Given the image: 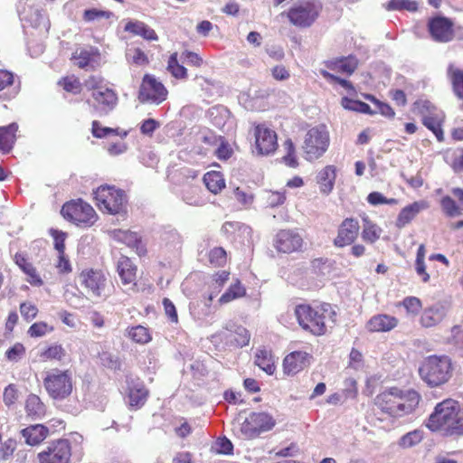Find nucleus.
<instances>
[{
  "label": "nucleus",
  "mask_w": 463,
  "mask_h": 463,
  "mask_svg": "<svg viewBox=\"0 0 463 463\" xmlns=\"http://www.w3.org/2000/svg\"><path fill=\"white\" fill-rule=\"evenodd\" d=\"M420 394L413 391H401L391 388L375 398L377 419L393 423L395 419L411 413L420 402Z\"/></svg>",
  "instance_id": "1"
},
{
  "label": "nucleus",
  "mask_w": 463,
  "mask_h": 463,
  "mask_svg": "<svg viewBox=\"0 0 463 463\" xmlns=\"http://www.w3.org/2000/svg\"><path fill=\"white\" fill-rule=\"evenodd\" d=\"M295 315L298 324L312 334L322 335L328 326L335 322L336 313L328 303L314 306L298 305L295 308Z\"/></svg>",
  "instance_id": "2"
},
{
  "label": "nucleus",
  "mask_w": 463,
  "mask_h": 463,
  "mask_svg": "<svg viewBox=\"0 0 463 463\" xmlns=\"http://www.w3.org/2000/svg\"><path fill=\"white\" fill-rule=\"evenodd\" d=\"M458 402L446 399L439 402L430 415L426 426L432 431H442L446 435H456L458 411Z\"/></svg>",
  "instance_id": "3"
},
{
  "label": "nucleus",
  "mask_w": 463,
  "mask_h": 463,
  "mask_svg": "<svg viewBox=\"0 0 463 463\" xmlns=\"http://www.w3.org/2000/svg\"><path fill=\"white\" fill-rule=\"evenodd\" d=\"M420 378L430 386H439L451 377V363L447 356L427 357L419 368Z\"/></svg>",
  "instance_id": "4"
},
{
  "label": "nucleus",
  "mask_w": 463,
  "mask_h": 463,
  "mask_svg": "<svg viewBox=\"0 0 463 463\" xmlns=\"http://www.w3.org/2000/svg\"><path fill=\"white\" fill-rule=\"evenodd\" d=\"M94 198L98 208L109 214H120L127 209L125 192L114 185H100L94 191Z\"/></svg>",
  "instance_id": "5"
},
{
  "label": "nucleus",
  "mask_w": 463,
  "mask_h": 463,
  "mask_svg": "<svg viewBox=\"0 0 463 463\" xmlns=\"http://www.w3.org/2000/svg\"><path fill=\"white\" fill-rule=\"evenodd\" d=\"M43 382L44 389L53 400L62 401L72 392V375L69 370L51 369L45 373Z\"/></svg>",
  "instance_id": "6"
},
{
  "label": "nucleus",
  "mask_w": 463,
  "mask_h": 463,
  "mask_svg": "<svg viewBox=\"0 0 463 463\" xmlns=\"http://www.w3.org/2000/svg\"><path fill=\"white\" fill-rule=\"evenodd\" d=\"M328 146L329 133L325 125H319L307 132L302 148L305 158L307 161H314L321 157Z\"/></svg>",
  "instance_id": "7"
},
{
  "label": "nucleus",
  "mask_w": 463,
  "mask_h": 463,
  "mask_svg": "<svg viewBox=\"0 0 463 463\" xmlns=\"http://www.w3.org/2000/svg\"><path fill=\"white\" fill-rule=\"evenodd\" d=\"M61 213L66 220L78 226H91L97 220V214L92 206L80 199L66 203Z\"/></svg>",
  "instance_id": "8"
},
{
  "label": "nucleus",
  "mask_w": 463,
  "mask_h": 463,
  "mask_svg": "<svg viewBox=\"0 0 463 463\" xmlns=\"http://www.w3.org/2000/svg\"><path fill=\"white\" fill-rule=\"evenodd\" d=\"M71 446L65 439L50 442L37 455L39 463H71Z\"/></svg>",
  "instance_id": "9"
},
{
  "label": "nucleus",
  "mask_w": 463,
  "mask_h": 463,
  "mask_svg": "<svg viewBox=\"0 0 463 463\" xmlns=\"http://www.w3.org/2000/svg\"><path fill=\"white\" fill-rule=\"evenodd\" d=\"M275 420L266 412H252L241 423V431L245 439H254L275 426Z\"/></svg>",
  "instance_id": "10"
},
{
  "label": "nucleus",
  "mask_w": 463,
  "mask_h": 463,
  "mask_svg": "<svg viewBox=\"0 0 463 463\" xmlns=\"http://www.w3.org/2000/svg\"><path fill=\"white\" fill-rule=\"evenodd\" d=\"M321 8V3L318 0L303 2L292 7L288 16L293 24L307 27L315 22Z\"/></svg>",
  "instance_id": "11"
},
{
  "label": "nucleus",
  "mask_w": 463,
  "mask_h": 463,
  "mask_svg": "<svg viewBox=\"0 0 463 463\" xmlns=\"http://www.w3.org/2000/svg\"><path fill=\"white\" fill-rule=\"evenodd\" d=\"M167 90L165 86L152 75H145L139 90L142 102L160 104L166 99Z\"/></svg>",
  "instance_id": "12"
},
{
  "label": "nucleus",
  "mask_w": 463,
  "mask_h": 463,
  "mask_svg": "<svg viewBox=\"0 0 463 463\" xmlns=\"http://www.w3.org/2000/svg\"><path fill=\"white\" fill-rule=\"evenodd\" d=\"M91 98L92 99L87 102L99 116L108 115L118 104L117 93L108 87L91 93Z\"/></svg>",
  "instance_id": "13"
},
{
  "label": "nucleus",
  "mask_w": 463,
  "mask_h": 463,
  "mask_svg": "<svg viewBox=\"0 0 463 463\" xmlns=\"http://www.w3.org/2000/svg\"><path fill=\"white\" fill-rule=\"evenodd\" d=\"M255 144L260 155L268 156L278 147V137L274 130L265 125H258L254 129Z\"/></svg>",
  "instance_id": "14"
},
{
  "label": "nucleus",
  "mask_w": 463,
  "mask_h": 463,
  "mask_svg": "<svg viewBox=\"0 0 463 463\" xmlns=\"http://www.w3.org/2000/svg\"><path fill=\"white\" fill-rule=\"evenodd\" d=\"M275 248L283 253H292L302 250L304 241L302 236L292 230H281L275 238Z\"/></svg>",
  "instance_id": "15"
},
{
  "label": "nucleus",
  "mask_w": 463,
  "mask_h": 463,
  "mask_svg": "<svg viewBox=\"0 0 463 463\" xmlns=\"http://www.w3.org/2000/svg\"><path fill=\"white\" fill-rule=\"evenodd\" d=\"M429 33L435 42L448 43L454 38L453 23L442 16L430 19L428 23Z\"/></svg>",
  "instance_id": "16"
},
{
  "label": "nucleus",
  "mask_w": 463,
  "mask_h": 463,
  "mask_svg": "<svg viewBox=\"0 0 463 463\" xmlns=\"http://www.w3.org/2000/svg\"><path fill=\"white\" fill-rule=\"evenodd\" d=\"M82 285L95 297L103 295L107 286V278L101 270L87 269L80 275Z\"/></svg>",
  "instance_id": "17"
},
{
  "label": "nucleus",
  "mask_w": 463,
  "mask_h": 463,
  "mask_svg": "<svg viewBox=\"0 0 463 463\" xmlns=\"http://www.w3.org/2000/svg\"><path fill=\"white\" fill-rule=\"evenodd\" d=\"M359 224L355 219L346 218L340 224L334 245L338 248L352 244L358 236Z\"/></svg>",
  "instance_id": "18"
},
{
  "label": "nucleus",
  "mask_w": 463,
  "mask_h": 463,
  "mask_svg": "<svg viewBox=\"0 0 463 463\" xmlns=\"http://www.w3.org/2000/svg\"><path fill=\"white\" fill-rule=\"evenodd\" d=\"M21 19L28 22L33 28L47 33L50 28V23L43 10L38 6L25 4L23 9L19 8Z\"/></svg>",
  "instance_id": "19"
},
{
  "label": "nucleus",
  "mask_w": 463,
  "mask_h": 463,
  "mask_svg": "<svg viewBox=\"0 0 463 463\" xmlns=\"http://www.w3.org/2000/svg\"><path fill=\"white\" fill-rule=\"evenodd\" d=\"M309 355L306 352L296 351L288 354L283 361L284 372L287 374H296L304 370L309 364Z\"/></svg>",
  "instance_id": "20"
},
{
  "label": "nucleus",
  "mask_w": 463,
  "mask_h": 463,
  "mask_svg": "<svg viewBox=\"0 0 463 463\" xmlns=\"http://www.w3.org/2000/svg\"><path fill=\"white\" fill-rule=\"evenodd\" d=\"M398 319L392 316L380 314L372 317L366 323V328L370 332H388L396 327Z\"/></svg>",
  "instance_id": "21"
},
{
  "label": "nucleus",
  "mask_w": 463,
  "mask_h": 463,
  "mask_svg": "<svg viewBox=\"0 0 463 463\" xmlns=\"http://www.w3.org/2000/svg\"><path fill=\"white\" fill-rule=\"evenodd\" d=\"M128 402L132 407L140 408L147 399L148 391L144 383L139 380L128 381Z\"/></svg>",
  "instance_id": "22"
},
{
  "label": "nucleus",
  "mask_w": 463,
  "mask_h": 463,
  "mask_svg": "<svg viewBox=\"0 0 463 463\" xmlns=\"http://www.w3.org/2000/svg\"><path fill=\"white\" fill-rule=\"evenodd\" d=\"M429 204L425 201L414 202L404 207L399 213L396 220V226L402 228L408 224L420 211L427 209Z\"/></svg>",
  "instance_id": "23"
},
{
  "label": "nucleus",
  "mask_w": 463,
  "mask_h": 463,
  "mask_svg": "<svg viewBox=\"0 0 463 463\" xmlns=\"http://www.w3.org/2000/svg\"><path fill=\"white\" fill-rule=\"evenodd\" d=\"M124 30L133 35L141 36L147 41H156L157 34L155 30L146 25L144 22L129 20L125 24Z\"/></svg>",
  "instance_id": "24"
},
{
  "label": "nucleus",
  "mask_w": 463,
  "mask_h": 463,
  "mask_svg": "<svg viewBox=\"0 0 463 463\" xmlns=\"http://www.w3.org/2000/svg\"><path fill=\"white\" fill-rule=\"evenodd\" d=\"M18 125L11 123L5 127H0V151L4 154L9 153L16 140Z\"/></svg>",
  "instance_id": "25"
},
{
  "label": "nucleus",
  "mask_w": 463,
  "mask_h": 463,
  "mask_svg": "<svg viewBox=\"0 0 463 463\" xmlns=\"http://www.w3.org/2000/svg\"><path fill=\"white\" fill-rule=\"evenodd\" d=\"M358 61L354 56L333 59L326 62L329 70L340 71L347 75L352 74L357 68Z\"/></svg>",
  "instance_id": "26"
},
{
  "label": "nucleus",
  "mask_w": 463,
  "mask_h": 463,
  "mask_svg": "<svg viewBox=\"0 0 463 463\" xmlns=\"http://www.w3.org/2000/svg\"><path fill=\"white\" fill-rule=\"evenodd\" d=\"M21 433L28 445L34 446L46 439L48 429L42 424H35L22 430Z\"/></svg>",
  "instance_id": "27"
},
{
  "label": "nucleus",
  "mask_w": 463,
  "mask_h": 463,
  "mask_svg": "<svg viewBox=\"0 0 463 463\" xmlns=\"http://www.w3.org/2000/svg\"><path fill=\"white\" fill-rule=\"evenodd\" d=\"M336 169L334 165H326L317 174V180L321 193L328 194L332 192L336 177Z\"/></svg>",
  "instance_id": "28"
},
{
  "label": "nucleus",
  "mask_w": 463,
  "mask_h": 463,
  "mask_svg": "<svg viewBox=\"0 0 463 463\" xmlns=\"http://www.w3.org/2000/svg\"><path fill=\"white\" fill-rule=\"evenodd\" d=\"M118 272L120 279L124 285L135 284L136 280V267L129 258L122 256L118 261Z\"/></svg>",
  "instance_id": "29"
},
{
  "label": "nucleus",
  "mask_w": 463,
  "mask_h": 463,
  "mask_svg": "<svg viewBox=\"0 0 463 463\" xmlns=\"http://www.w3.org/2000/svg\"><path fill=\"white\" fill-rule=\"evenodd\" d=\"M110 236L117 241L126 244L130 248H135L139 252L142 249L139 248L140 237L137 232L128 231L115 229L109 232Z\"/></svg>",
  "instance_id": "30"
},
{
  "label": "nucleus",
  "mask_w": 463,
  "mask_h": 463,
  "mask_svg": "<svg viewBox=\"0 0 463 463\" xmlns=\"http://www.w3.org/2000/svg\"><path fill=\"white\" fill-rule=\"evenodd\" d=\"M442 121L443 115L437 111L429 112V114L423 115L422 118L423 125L433 132L439 141L444 139L443 131L441 129Z\"/></svg>",
  "instance_id": "31"
},
{
  "label": "nucleus",
  "mask_w": 463,
  "mask_h": 463,
  "mask_svg": "<svg viewBox=\"0 0 463 463\" xmlns=\"http://www.w3.org/2000/svg\"><path fill=\"white\" fill-rule=\"evenodd\" d=\"M25 410L28 416L34 420L41 419L45 415V405L41 401L39 396L35 394H30L25 402Z\"/></svg>",
  "instance_id": "32"
},
{
  "label": "nucleus",
  "mask_w": 463,
  "mask_h": 463,
  "mask_svg": "<svg viewBox=\"0 0 463 463\" xmlns=\"http://www.w3.org/2000/svg\"><path fill=\"white\" fill-rule=\"evenodd\" d=\"M246 294V288L240 280H236L227 290L220 297L218 303L220 305L228 304L235 299L242 298Z\"/></svg>",
  "instance_id": "33"
},
{
  "label": "nucleus",
  "mask_w": 463,
  "mask_h": 463,
  "mask_svg": "<svg viewBox=\"0 0 463 463\" xmlns=\"http://www.w3.org/2000/svg\"><path fill=\"white\" fill-rule=\"evenodd\" d=\"M203 182L207 189L213 194H218L225 187V182L220 172H208L203 176Z\"/></svg>",
  "instance_id": "34"
},
{
  "label": "nucleus",
  "mask_w": 463,
  "mask_h": 463,
  "mask_svg": "<svg viewBox=\"0 0 463 463\" xmlns=\"http://www.w3.org/2000/svg\"><path fill=\"white\" fill-rule=\"evenodd\" d=\"M126 335L133 342L140 345L147 344L152 339L148 328L140 325L128 327Z\"/></svg>",
  "instance_id": "35"
},
{
  "label": "nucleus",
  "mask_w": 463,
  "mask_h": 463,
  "mask_svg": "<svg viewBox=\"0 0 463 463\" xmlns=\"http://www.w3.org/2000/svg\"><path fill=\"white\" fill-rule=\"evenodd\" d=\"M448 74L455 95L463 99V70L449 66Z\"/></svg>",
  "instance_id": "36"
},
{
  "label": "nucleus",
  "mask_w": 463,
  "mask_h": 463,
  "mask_svg": "<svg viewBox=\"0 0 463 463\" xmlns=\"http://www.w3.org/2000/svg\"><path fill=\"white\" fill-rule=\"evenodd\" d=\"M255 364L268 374H273L276 370L272 356L267 350H258Z\"/></svg>",
  "instance_id": "37"
},
{
  "label": "nucleus",
  "mask_w": 463,
  "mask_h": 463,
  "mask_svg": "<svg viewBox=\"0 0 463 463\" xmlns=\"http://www.w3.org/2000/svg\"><path fill=\"white\" fill-rule=\"evenodd\" d=\"M381 233L382 229L379 226L371 222L368 218H364L362 238L364 241L373 243L380 238Z\"/></svg>",
  "instance_id": "38"
},
{
  "label": "nucleus",
  "mask_w": 463,
  "mask_h": 463,
  "mask_svg": "<svg viewBox=\"0 0 463 463\" xmlns=\"http://www.w3.org/2000/svg\"><path fill=\"white\" fill-rule=\"evenodd\" d=\"M220 292H217L216 284L213 283L211 292L208 297V302L204 304V307L202 308V310H198L197 308H191V314L193 317L200 321H204L206 317L211 313V302L212 300L219 294Z\"/></svg>",
  "instance_id": "39"
},
{
  "label": "nucleus",
  "mask_w": 463,
  "mask_h": 463,
  "mask_svg": "<svg viewBox=\"0 0 463 463\" xmlns=\"http://www.w3.org/2000/svg\"><path fill=\"white\" fill-rule=\"evenodd\" d=\"M443 313L439 308H430L424 311L420 317L421 325L425 327H430L441 321Z\"/></svg>",
  "instance_id": "40"
},
{
  "label": "nucleus",
  "mask_w": 463,
  "mask_h": 463,
  "mask_svg": "<svg viewBox=\"0 0 463 463\" xmlns=\"http://www.w3.org/2000/svg\"><path fill=\"white\" fill-rule=\"evenodd\" d=\"M422 439V430H414L403 435L399 440V445L404 449H409L419 444Z\"/></svg>",
  "instance_id": "41"
},
{
  "label": "nucleus",
  "mask_w": 463,
  "mask_h": 463,
  "mask_svg": "<svg viewBox=\"0 0 463 463\" xmlns=\"http://www.w3.org/2000/svg\"><path fill=\"white\" fill-rule=\"evenodd\" d=\"M341 104L345 109H348V110L357 111V112H361V113H364V114L373 113L371 110L370 106L363 101L354 100V99H348V98H343Z\"/></svg>",
  "instance_id": "42"
},
{
  "label": "nucleus",
  "mask_w": 463,
  "mask_h": 463,
  "mask_svg": "<svg viewBox=\"0 0 463 463\" xmlns=\"http://www.w3.org/2000/svg\"><path fill=\"white\" fill-rule=\"evenodd\" d=\"M65 350L61 345H53L43 350L41 353L40 357L43 361H61L65 356Z\"/></svg>",
  "instance_id": "43"
},
{
  "label": "nucleus",
  "mask_w": 463,
  "mask_h": 463,
  "mask_svg": "<svg viewBox=\"0 0 463 463\" xmlns=\"http://www.w3.org/2000/svg\"><path fill=\"white\" fill-rule=\"evenodd\" d=\"M167 71L177 79H184L186 77V69L178 63L177 53L174 52L168 60Z\"/></svg>",
  "instance_id": "44"
},
{
  "label": "nucleus",
  "mask_w": 463,
  "mask_h": 463,
  "mask_svg": "<svg viewBox=\"0 0 463 463\" xmlns=\"http://www.w3.org/2000/svg\"><path fill=\"white\" fill-rule=\"evenodd\" d=\"M100 363L105 367L111 370H120L121 368V361L119 357L112 353L104 351L101 352L99 355Z\"/></svg>",
  "instance_id": "45"
},
{
  "label": "nucleus",
  "mask_w": 463,
  "mask_h": 463,
  "mask_svg": "<svg viewBox=\"0 0 463 463\" xmlns=\"http://www.w3.org/2000/svg\"><path fill=\"white\" fill-rule=\"evenodd\" d=\"M386 8L388 10H407V11H416L418 8V4L413 0H391Z\"/></svg>",
  "instance_id": "46"
},
{
  "label": "nucleus",
  "mask_w": 463,
  "mask_h": 463,
  "mask_svg": "<svg viewBox=\"0 0 463 463\" xmlns=\"http://www.w3.org/2000/svg\"><path fill=\"white\" fill-rule=\"evenodd\" d=\"M23 272L26 275V281L33 287H41L43 280L33 263L29 264Z\"/></svg>",
  "instance_id": "47"
},
{
  "label": "nucleus",
  "mask_w": 463,
  "mask_h": 463,
  "mask_svg": "<svg viewBox=\"0 0 463 463\" xmlns=\"http://www.w3.org/2000/svg\"><path fill=\"white\" fill-rule=\"evenodd\" d=\"M284 149L287 154L283 156V162L290 166L296 167L298 165V160L295 156V146L291 139H287L283 144Z\"/></svg>",
  "instance_id": "48"
},
{
  "label": "nucleus",
  "mask_w": 463,
  "mask_h": 463,
  "mask_svg": "<svg viewBox=\"0 0 463 463\" xmlns=\"http://www.w3.org/2000/svg\"><path fill=\"white\" fill-rule=\"evenodd\" d=\"M90 59V52L85 49L76 50L72 55L74 64L82 69L89 65Z\"/></svg>",
  "instance_id": "49"
},
{
  "label": "nucleus",
  "mask_w": 463,
  "mask_h": 463,
  "mask_svg": "<svg viewBox=\"0 0 463 463\" xmlns=\"http://www.w3.org/2000/svg\"><path fill=\"white\" fill-rule=\"evenodd\" d=\"M53 330V327L49 326L44 322H37L33 324L29 329L28 334L32 337H41L45 335L47 333H50Z\"/></svg>",
  "instance_id": "50"
},
{
  "label": "nucleus",
  "mask_w": 463,
  "mask_h": 463,
  "mask_svg": "<svg viewBox=\"0 0 463 463\" xmlns=\"http://www.w3.org/2000/svg\"><path fill=\"white\" fill-rule=\"evenodd\" d=\"M59 84L63 87V89L71 93H79L81 89V84L80 80L74 76H68L63 78L59 81Z\"/></svg>",
  "instance_id": "51"
},
{
  "label": "nucleus",
  "mask_w": 463,
  "mask_h": 463,
  "mask_svg": "<svg viewBox=\"0 0 463 463\" xmlns=\"http://www.w3.org/2000/svg\"><path fill=\"white\" fill-rule=\"evenodd\" d=\"M441 207L447 215L455 217L460 214L459 207L456 202L449 196H445L441 200Z\"/></svg>",
  "instance_id": "52"
},
{
  "label": "nucleus",
  "mask_w": 463,
  "mask_h": 463,
  "mask_svg": "<svg viewBox=\"0 0 463 463\" xmlns=\"http://www.w3.org/2000/svg\"><path fill=\"white\" fill-rule=\"evenodd\" d=\"M209 260L215 266H222L226 262V251L221 248L216 247L210 250Z\"/></svg>",
  "instance_id": "53"
},
{
  "label": "nucleus",
  "mask_w": 463,
  "mask_h": 463,
  "mask_svg": "<svg viewBox=\"0 0 463 463\" xmlns=\"http://www.w3.org/2000/svg\"><path fill=\"white\" fill-rule=\"evenodd\" d=\"M250 333L245 327L241 326H235L233 340L238 346L242 347L247 345L250 342Z\"/></svg>",
  "instance_id": "54"
},
{
  "label": "nucleus",
  "mask_w": 463,
  "mask_h": 463,
  "mask_svg": "<svg viewBox=\"0 0 463 463\" xmlns=\"http://www.w3.org/2000/svg\"><path fill=\"white\" fill-rule=\"evenodd\" d=\"M367 201L372 205H379V204H396L397 200L394 198H386L379 192L370 193L367 196Z\"/></svg>",
  "instance_id": "55"
},
{
  "label": "nucleus",
  "mask_w": 463,
  "mask_h": 463,
  "mask_svg": "<svg viewBox=\"0 0 463 463\" xmlns=\"http://www.w3.org/2000/svg\"><path fill=\"white\" fill-rule=\"evenodd\" d=\"M51 234L54 240V248L57 250L59 254H63L65 250V239L66 233L58 230H51Z\"/></svg>",
  "instance_id": "56"
},
{
  "label": "nucleus",
  "mask_w": 463,
  "mask_h": 463,
  "mask_svg": "<svg viewBox=\"0 0 463 463\" xmlns=\"http://www.w3.org/2000/svg\"><path fill=\"white\" fill-rule=\"evenodd\" d=\"M112 15L109 11H101L97 9H90L84 12L83 17L85 21L90 22L99 19H108Z\"/></svg>",
  "instance_id": "57"
},
{
  "label": "nucleus",
  "mask_w": 463,
  "mask_h": 463,
  "mask_svg": "<svg viewBox=\"0 0 463 463\" xmlns=\"http://www.w3.org/2000/svg\"><path fill=\"white\" fill-rule=\"evenodd\" d=\"M25 349L20 343H16L13 347L8 349L5 353L6 358L10 362L19 361L24 354Z\"/></svg>",
  "instance_id": "58"
},
{
  "label": "nucleus",
  "mask_w": 463,
  "mask_h": 463,
  "mask_svg": "<svg viewBox=\"0 0 463 463\" xmlns=\"http://www.w3.org/2000/svg\"><path fill=\"white\" fill-rule=\"evenodd\" d=\"M84 85L88 90L92 91L91 93H95L96 91L106 88V86L103 84V80L98 76L89 77L85 80Z\"/></svg>",
  "instance_id": "59"
},
{
  "label": "nucleus",
  "mask_w": 463,
  "mask_h": 463,
  "mask_svg": "<svg viewBox=\"0 0 463 463\" xmlns=\"http://www.w3.org/2000/svg\"><path fill=\"white\" fill-rule=\"evenodd\" d=\"M128 60L137 65H144L147 62V57L140 49L129 50L127 53Z\"/></svg>",
  "instance_id": "60"
},
{
  "label": "nucleus",
  "mask_w": 463,
  "mask_h": 463,
  "mask_svg": "<svg viewBox=\"0 0 463 463\" xmlns=\"http://www.w3.org/2000/svg\"><path fill=\"white\" fill-rule=\"evenodd\" d=\"M403 307L410 313L416 314L421 307L420 300L415 297H408L402 301Z\"/></svg>",
  "instance_id": "61"
},
{
  "label": "nucleus",
  "mask_w": 463,
  "mask_h": 463,
  "mask_svg": "<svg viewBox=\"0 0 463 463\" xmlns=\"http://www.w3.org/2000/svg\"><path fill=\"white\" fill-rule=\"evenodd\" d=\"M285 200V192H270L267 197V203L270 207L281 205L284 203Z\"/></svg>",
  "instance_id": "62"
},
{
  "label": "nucleus",
  "mask_w": 463,
  "mask_h": 463,
  "mask_svg": "<svg viewBox=\"0 0 463 463\" xmlns=\"http://www.w3.org/2000/svg\"><path fill=\"white\" fill-rule=\"evenodd\" d=\"M18 398V392L14 385L9 384L4 392V402L6 405H12Z\"/></svg>",
  "instance_id": "63"
},
{
  "label": "nucleus",
  "mask_w": 463,
  "mask_h": 463,
  "mask_svg": "<svg viewBox=\"0 0 463 463\" xmlns=\"http://www.w3.org/2000/svg\"><path fill=\"white\" fill-rule=\"evenodd\" d=\"M20 312L25 319L30 320L36 317L38 309L31 303H23L20 306Z\"/></svg>",
  "instance_id": "64"
}]
</instances>
